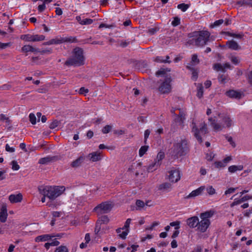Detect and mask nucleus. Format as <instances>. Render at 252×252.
<instances>
[{
    "label": "nucleus",
    "mask_w": 252,
    "mask_h": 252,
    "mask_svg": "<svg viewBox=\"0 0 252 252\" xmlns=\"http://www.w3.org/2000/svg\"><path fill=\"white\" fill-rule=\"evenodd\" d=\"M113 204L110 202H104L96 206L94 210L98 214H102L109 212L113 208Z\"/></svg>",
    "instance_id": "nucleus-11"
},
{
    "label": "nucleus",
    "mask_w": 252,
    "mask_h": 252,
    "mask_svg": "<svg viewBox=\"0 0 252 252\" xmlns=\"http://www.w3.org/2000/svg\"><path fill=\"white\" fill-rule=\"evenodd\" d=\"M103 158L102 152L100 151L93 152L89 154L87 158L91 162L100 161Z\"/></svg>",
    "instance_id": "nucleus-13"
},
{
    "label": "nucleus",
    "mask_w": 252,
    "mask_h": 252,
    "mask_svg": "<svg viewBox=\"0 0 252 252\" xmlns=\"http://www.w3.org/2000/svg\"><path fill=\"white\" fill-rule=\"evenodd\" d=\"M251 199H252V196H251L249 195H246L240 199H235L234 202L231 204L230 206L231 207H232L234 206L235 205L240 204L242 202H243L245 201H247L248 200Z\"/></svg>",
    "instance_id": "nucleus-21"
},
{
    "label": "nucleus",
    "mask_w": 252,
    "mask_h": 252,
    "mask_svg": "<svg viewBox=\"0 0 252 252\" xmlns=\"http://www.w3.org/2000/svg\"><path fill=\"white\" fill-rule=\"evenodd\" d=\"M93 22V20L91 19L86 18L83 19L82 25H87L91 24Z\"/></svg>",
    "instance_id": "nucleus-49"
},
{
    "label": "nucleus",
    "mask_w": 252,
    "mask_h": 252,
    "mask_svg": "<svg viewBox=\"0 0 252 252\" xmlns=\"http://www.w3.org/2000/svg\"><path fill=\"white\" fill-rule=\"evenodd\" d=\"M181 177V173L178 168H172L168 171L167 179L171 183L178 182Z\"/></svg>",
    "instance_id": "nucleus-9"
},
{
    "label": "nucleus",
    "mask_w": 252,
    "mask_h": 252,
    "mask_svg": "<svg viewBox=\"0 0 252 252\" xmlns=\"http://www.w3.org/2000/svg\"><path fill=\"white\" fill-rule=\"evenodd\" d=\"M210 33L207 31H201L197 33L196 37L190 40L192 43L198 47L205 45L208 41Z\"/></svg>",
    "instance_id": "nucleus-7"
},
{
    "label": "nucleus",
    "mask_w": 252,
    "mask_h": 252,
    "mask_svg": "<svg viewBox=\"0 0 252 252\" xmlns=\"http://www.w3.org/2000/svg\"><path fill=\"white\" fill-rule=\"evenodd\" d=\"M29 119L32 125H35L36 123V117L33 113H31L29 115Z\"/></svg>",
    "instance_id": "nucleus-44"
},
{
    "label": "nucleus",
    "mask_w": 252,
    "mask_h": 252,
    "mask_svg": "<svg viewBox=\"0 0 252 252\" xmlns=\"http://www.w3.org/2000/svg\"><path fill=\"white\" fill-rule=\"evenodd\" d=\"M138 248V245H132L131 247L127 248V250H129L130 248L132 249L131 252H136L137 250V248Z\"/></svg>",
    "instance_id": "nucleus-54"
},
{
    "label": "nucleus",
    "mask_w": 252,
    "mask_h": 252,
    "mask_svg": "<svg viewBox=\"0 0 252 252\" xmlns=\"http://www.w3.org/2000/svg\"><path fill=\"white\" fill-rule=\"evenodd\" d=\"M215 212L213 210L207 211L200 213L197 230L200 232H205L209 228L211 221L210 219L214 216Z\"/></svg>",
    "instance_id": "nucleus-4"
},
{
    "label": "nucleus",
    "mask_w": 252,
    "mask_h": 252,
    "mask_svg": "<svg viewBox=\"0 0 252 252\" xmlns=\"http://www.w3.org/2000/svg\"><path fill=\"white\" fill-rule=\"evenodd\" d=\"M63 41V39L55 38L45 43V45L58 44Z\"/></svg>",
    "instance_id": "nucleus-31"
},
{
    "label": "nucleus",
    "mask_w": 252,
    "mask_h": 252,
    "mask_svg": "<svg viewBox=\"0 0 252 252\" xmlns=\"http://www.w3.org/2000/svg\"><path fill=\"white\" fill-rule=\"evenodd\" d=\"M150 134V131L149 129H147L144 132V139L145 142L147 140L149 135Z\"/></svg>",
    "instance_id": "nucleus-59"
},
{
    "label": "nucleus",
    "mask_w": 252,
    "mask_h": 252,
    "mask_svg": "<svg viewBox=\"0 0 252 252\" xmlns=\"http://www.w3.org/2000/svg\"><path fill=\"white\" fill-rule=\"evenodd\" d=\"M227 141L229 142L230 144L233 148L236 147V144L235 142L233 141V139L231 137H229L227 138Z\"/></svg>",
    "instance_id": "nucleus-57"
},
{
    "label": "nucleus",
    "mask_w": 252,
    "mask_h": 252,
    "mask_svg": "<svg viewBox=\"0 0 252 252\" xmlns=\"http://www.w3.org/2000/svg\"><path fill=\"white\" fill-rule=\"evenodd\" d=\"M227 47L233 50H240L241 49V47L240 46L237 42H236L234 40H230L227 42L226 43Z\"/></svg>",
    "instance_id": "nucleus-19"
},
{
    "label": "nucleus",
    "mask_w": 252,
    "mask_h": 252,
    "mask_svg": "<svg viewBox=\"0 0 252 252\" xmlns=\"http://www.w3.org/2000/svg\"><path fill=\"white\" fill-rule=\"evenodd\" d=\"M188 150L187 142L185 140H180L173 145L170 154L175 158H178L186 154Z\"/></svg>",
    "instance_id": "nucleus-6"
},
{
    "label": "nucleus",
    "mask_w": 252,
    "mask_h": 252,
    "mask_svg": "<svg viewBox=\"0 0 252 252\" xmlns=\"http://www.w3.org/2000/svg\"><path fill=\"white\" fill-rule=\"evenodd\" d=\"M2 122L5 124V126H9L10 125V120L8 117L5 115H1V123Z\"/></svg>",
    "instance_id": "nucleus-32"
},
{
    "label": "nucleus",
    "mask_w": 252,
    "mask_h": 252,
    "mask_svg": "<svg viewBox=\"0 0 252 252\" xmlns=\"http://www.w3.org/2000/svg\"><path fill=\"white\" fill-rule=\"evenodd\" d=\"M172 188V186L169 183H164L159 186L158 189L162 191H168Z\"/></svg>",
    "instance_id": "nucleus-25"
},
{
    "label": "nucleus",
    "mask_w": 252,
    "mask_h": 252,
    "mask_svg": "<svg viewBox=\"0 0 252 252\" xmlns=\"http://www.w3.org/2000/svg\"><path fill=\"white\" fill-rule=\"evenodd\" d=\"M153 205V203L150 200H147L144 202L142 200H138L136 202V209L138 210H144L146 207H151Z\"/></svg>",
    "instance_id": "nucleus-14"
},
{
    "label": "nucleus",
    "mask_w": 252,
    "mask_h": 252,
    "mask_svg": "<svg viewBox=\"0 0 252 252\" xmlns=\"http://www.w3.org/2000/svg\"><path fill=\"white\" fill-rule=\"evenodd\" d=\"M198 220L199 218L196 216H194L188 219L187 220V223L188 225L190 228H197Z\"/></svg>",
    "instance_id": "nucleus-17"
},
{
    "label": "nucleus",
    "mask_w": 252,
    "mask_h": 252,
    "mask_svg": "<svg viewBox=\"0 0 252 252\" xmlns=\"http://www.w3.org/2000/svg\"><path fill=\"white\" fill-rule=\"evenodd\" d=\"M170 70L160 69L156 72V75L158 77H163L166 78L167 76H171L169 74Z\"/></svg>",
    "instance_id": "nucleus-23"
},
{
    "label": "nucleus",
    "mask_w": 252,
    "mask_h": 252,
    "mask_svg": "<svg viewBox=\"0 0 252 252\" xmlns=\"http://www.w3.org/2000/svg\"><path fill=\"white\" fill-rule=\"evenodd\" d=\"M21 38L27 41L33 42L32 35H23L21 36Z\"/></svg>",
    "instance_id": "nucleus-41"
},
{
    "label": "nucleus",
    "mask_w": 252,
    "mask_h": 252,
    "mask_svg": "<svg viewBox=\"0 0 252 252\" xmlns=\"http://www.w3.org/2000/svg\"><path fill=\"white\" fill-rule=\"evenodd\" d=\"M55 252H68V249L66 246H61L56 249Z\"/></svg>",
    "instance_id": "nucleus-39"
},
{
    "label": "nucleus",
    "mask_w": 252,
    "mask_h": 252,
    "mask_svg": "<svg viewBox=\"0 0 252 252\" xmlns=\"http://www.w3.org/2000/svg\"><path fill=\"white\" fill-rule=\"evenodd\" d=\"M59 242L58 241H54L51 243H47L45 244V247L48 249L50 246H57L59 244Z\"/></svg>",
    "instance_id": "nucleus-47"
},
{
    "label": "nucleus",
    "mask_w": 252,
    "mask_h": 252,
    "mask_svg": "<svg viewBox=\"0 0 252 252\" xmlns=\"http://www.w3.org/2000/svg\"><path fill=\"white\" fill-rule=\"evenodd\" d=\"M199 172L201 175L204 176L207 174V170L205 168L201 167L200 169Z\"/></svg>",
    "instance_id": "nucleus-62"
},
{
    "label": "nucleus",
    "mask_w": 252,
    "mask_h": 252,
    "mask_svg": "<svg viewBox=\"0 0 252 252\" xmlns=\"http://www.w3.org/2000/svg\"><path fill=\"white\" fill-rule=\"evenodd\" d=\"M46 6L45 4L44 3L42 4L39 5L38 6V10L39 12H42L45 9Z\"/></svg>",
    "instance_id": "nucleus-61"
},
{
    "label": "nucleus",
    "mask_w": 252,
    "mask_h": 252,
    "mask_svg": "<svg viewBox=\"0 0 252 252\" xmlns=\"http://www.w3.org/2000/svg\"><path fill=\"white\" fill-rule=\"evenodd\" d=\"M229 58L231 62L235 65L238 64L241 61L240 58L237 56H230Z\"/></svg>",
    "instance_id": "nucleus-35"
},
{
    "label": "nucleus",
    "mask_w": 252,
    "mask_h": 252,
    "mask_svg": "<svg viewBox=\"0 0 252 252\" xmlns=\"http://www.w3.org/2000/svg\"><path fill=\"white\" fill-rule=\"evenodd\" d=\"M85 240L86 241V243L87 244L89 243V242L90 241L91 237H90V234L89 233H87L85 235Z\"/></svg>",
    "instance_id": "nucleus-63"
},
{
    "label": "nucleus",
    "mask_w": 252,
    "mask_h": 252,
    "mask_svg": "<svg viewBox=\"0 0 252 252\" xmlns=\"http://www.w3.org/2000/svg\"><path fill=\"white\" fill-rule=\"evenodd\" d=\"M7 207L6 204H3L1 206V222H4L7 220L8 217Z\"/></svg>",
    "instance_id": "nucleus-18"
},
{
    "label": "nucleus",
    "mask_w": 252,
    "mask_h": 252,
    "mask_svg": "<svg viewBox=\"0 0 252 252\" xmlns=\"http://www.w3.org/2000/svg\"><path fill=\"white\" fill-rule=\"evenodd\" d=\"M180 19L178 17H175L172 22V25L173 26H177L180 24Z\"/></svg>",
    "instance_id": "nucleus-51"
},
{
    "label": "nucleus",
    "mask_w": 252,
    "mask_h": 252,
    "mask_svg": "<svg viewBox=\"0 0 252 252\" xmlns=\"http://www.w3.org/2000/svg\"><path fill=\"white\" fill-rule=\"evenodd\" d=\"M205 189L209 196H212L217 193L215 189L211 185H208Z\"/></svg>",
    "instance_id": "nucleus-26"
},
{
    "label": "nucleus",
    "mask_w": 252,
    "mask_h": 252,
    "mask_svg": "<svg viewBox=\"0 0 252 252\" xmlns=\"http://www.w3.org/2000/svg\"><path fill=\"white\" fill-rule=\"evenodd\" d=\"M215 167L218 169H221L225 167L226 165L225 164L223 160L221 161H215L214 163Z\"/></svg>",
    "instance_id": "nucleus-34"
},
{
    "label": "nucleus",
    "mask_w": 252,
    "mask_h": 252,
    "mask_svg": "<svg viewBox=\"0 0 252 252\" xmlns=\"http://www.w3.org/2000/svg\"><path fill=\"white\" fill-rule=\"evenodd\" d=\"M170 226H174L175 229H178L180 227V222L176 221L170 223Z\"/></svg>",
    "instance_id": "nucleus-50"
},
{
    "label": "nucleus",
    "mask_w": 252,
    "mask_h": 252,
    "mask_svg": "<svg viewBox=\"0 0 252 252\" xmlns=\"http://www.w3.org/2000/svg\"><path fill=\"white\" fill-rule=\"evenodd\" d=\"M89 92V90L88 89H86L84 87H82L80 89L79 93L80 94H83L86 95Z\"/></svg>",
    "instance_id": "nucleus-53"
},
{
    "label": "nucleus",
    "mask_w": 252,
    "mask_h": 252,
    "mask_svg": "<svg viewBox=\"0 0 252 252\" xmlns=\"http://www.w3.org/2000/svg\"><path fill=\"white\" fill-rule=\"evenodd\" d=\"M235 190H236L235 188H229L225 191L224 194L225 195H227L228 194L232 193L235 191Z\"/></svg>",
    "instance_id": "nucleus-56"
},
{
    "label": "nucleus",
    "mask_w": 252,
    "mask_h": 252,
    "mask_svg": "<svg viewBox=\"0 0 252 252\" xmlns=\"http://www.w3.org/2000/svg\"><path fill=\"white\" fill-rule=\"evenodd\" d=\"M155 61L157 62H159V63H167V62H169L168 61H166V60H164L163 59H162L161 57H158L156 58Z\"/></svg>",
    "instance_id": "nucleus-60"
},
{
    "label": "nucleus",
    "mask_w": 252,
    "mask_h": 252,
    "mask_svg": "<svg viewBox=\"0 0 252 252\" xmlns=\"http://www.w3.org/2000/svg\"><path fill=\"white\" fill-rule=\"evenodd\" d=\"M244 169L243 165H232L228 167V171L229 173L232 174L237 172V171H242Z\"/></svg>",
    "instance_id": "nucleus-20"
},
{
    "label": "nucleus",
    "mask_w": 252,
    "mask_h": 252,
    "mask_svg": "<svg viewBox=\"0 0 252 252\" xmlns=\"http://www.w3.org/2000/svg\"><path fill=\"white\" fill-rule=\"evenodd\" d=\"M21 50H22V52L23 53H27L28 52H35V51H37V49H34L33 47H32V46H31L29 45H27L24 46L22 47Z\"/></svg>",
    "instance_id": "nucleus-29"
},
{
    "label": "nucleus",
    "mask_w": 252,
    "mask_h": 252,
    "mask_svg": "<svg viewBox=\"0 0 252 252\" xmlns=\"http://www.w3.org/2000/svg\"><path fill=\"white\" fill-rule=\"evenodd\" d=\"M149 148V146H142L139 151V155L140 157H142L144 154H146L147 151H148Z\"/></svg>",
    "instance_id": "nucleus-36"
},
{
    "label": "nucleus",
    "mask_w": 252,
    "mask_h": 252,
    "mask_svg": "<svg viewBox=\"0 0 252 252\" xmlns=\"http://www.w3.org/2000/svg\"><path fill=\"white\" fill-rule=\"evenodd\" d=\"M191 131L197 140L200 143L202 142V137L207 131V125L204 121H194L191 125Z\"/></svg>",
    "instance_id": "nucleus-3"
},
{
    "label": "nucleus",
    "mask_w": 252,
    "mask_h": 252,
    "mask_svg": "<svg viewBox=\"0 0 252 252\" xmlns=\"http://www.w3.org/2000/svg\"><path fill=\"white\" fill-rule=\"evenodd\" d=\"M232 159V157L231 156H229L226 157L225 158H224L223 159V162H224L225 164L226 165L227 164L230 162Z\"/></svg>",
    "instance_id": "nucleus-55"
},
{
    "label": "nucleus",
    "mask_w": 252,
    "mask_h": 252,
    "mask_svg": "<svg viewBox=\"0 0 252 252\" xmlns=\"http://www.w3.org/2000/svg\"><path fill=\"white\" fill-rule=\"evenodd\" d=\"M214 69L217 71H223L224 70V67L222 64L217 63L214 65Z\"/></svg>",
    "instance_id": "nucleus-43"
},
{
    "label": "nucleus",
    "mask_w": 252,
    "mask_h": 252,
    "mask_svg": "<svg viewBox=\"0 0 252 252\" xmlns=\"http://www.w3.org/2000/svg\"><path fill=\"white\" fill-rule=\"evenodd\" d=\"M33 42L43 41L45 39V37L43 35H32Z\"/></svg>",
    "instance_id": "nucleus-37"
},
{
    "label": "nucleus",
    "mask_w": 252,
    "mask_h": 252,
    "mask_svg": "<svg viewBox=\"0 0 252 252\" xmlns=\"http://www.w3.org/2000/svg\"><path fill=\"white\" fill-rule=\"evenodd\" d=\"M189 5L188 4H185V3L180 4L178 5V8L179 9H180L184 12L186 11L189 8Z\"/></svg>",
    "instance_id": "nucleus-46"
},
{
    "label": "nucleus",
    "mask_w": 252,
    "mask_h": 252,
    "mask_svg": "<svg viewBox=\"0 0 252 252\" xmlns=\"http://www.w3.org/2000/svg\"><path fill=\"white\" fill-rule=\"evenodd\" d=\"M209 120L211 122V125L214 130L216 132L220 131L223 128L230 127L234 124L232 120L227 115H219V118L216 119L211 118Z\"/></svg>",
    "instance_id": "nucleus-1"
},
{
    "label": "nucleus",
    "mask_w": 252,
    "mask_h": 252,
    "mask_svg": "<svg viewBox=\"0 0 252 252\" xmlns=\"http://www.w3.org/2000/svg\"><path fill=\"white\" fill-rule=\"evenodd\" d=\"M216 155L213 152L207 153L206 158L208 161H212L215 157Z\"/></svg>",
    "instance_id": "nucleus-42"
},
{
    "label": "nucleus",
    "mask_w": 252,
    "mask_h": 252,
    "mask_svg": "<svg viewBox=\"0 0 252 252\" xmlns=\"http://www.w3.org/2000/svg\"><path fill=\"white\" fill-rule=\"evenodd\" d=\"M52 237H53L52 236H50L49 235H41L36 237L35 239V241L36 242H45L49 240H50Z\"/></svg>",
    "instance_id": "nucleus-24"
},
{
    "label": "nucleus",
    "mask_w": 252,
    "mask_h": 252,
    "mask_svg": "<svg viewBox=\"0 0 252 252\" xmlns=\"http://www.w3.org/2000/svg\"><path fill=\"white\" fill-rule=\"evenodd\" d=\"M65 190L63 186H42L38 188L39 193L46 196L50 199H55L56 198L61 195Z\"/></svg>",
    "instance_id": "nucleus-2"
},
{
    "label": "nucleus",
    "mask_w": 252,
    "mask_h": 252,
    "mask_svg": "<svg viewBox=\"0 0 252 252\" xmlns=\"http://www.w3.org/2000/svg\"><path fill=\"white\" fill-rule=\"evenodd\" d=\"M39 52L41 54H49L50 53H51L52 52V50L51 49H46V50H42L41 51H39Z\"/></svg>",
    "instance_id": "nucleus-58"
},
{
    "label": "nucleus",
    "mask_w": 252,
    "mask_h": 252,
    "mask_svg": "<svg viewBox=\"0 0 252 252\" xmlns=\"http://www.w3.org/2000/svg\"><path fill=\"white\" fill-rule=\"evenodd\" d=\"M172 78L171 76H167L166 78L161 80L158 86V91L161 94H168L171 91Z\"/></svg>",
    "instance_id": "nucleus-8"
},
{
    "label": "nucleus",
    "mask_w": 252,
    "mask_h": 252,
    "mask_svg": "<svg viewBox=\"0 0 252 252\" xmlns=\"http://www.w3.org/2000/svg\"><path fill=\"white\" fill-rule=\"evenodd\" d=\"M85 159V156L82 155L71 162V165L73 167L79 166Z\"/></svg>",
    "instance_id": "nucleus-22"
},
{
    "label": "nucleus",
    "mask_w": 252,
    "mask_h": 252,
    "mask_svg": "<svg viewBox=\"0 0 252 252\" xmlns=\"http://www.w3.org/2000/svg\"><path fill=\"white\" fill-rule=\"evenodd\" d=\"M131 220L127 219L125 222L124 226L122 228H119L116 230L118 236L122 239H125L129 232V225Z\"/></svg>",
    "instance_id": "nucleus-10"
},
{
    "label": "nucleus",
    "mask_w": 252,
    "mask_h": 252,
    "mask_svg": "<svg viewBox=\"0 0 252 252\" xmlns=\"http://www.w3.org/2000/svg\"><path fill=\"white\" fill-rule=\"evenodd\" d=\"M159 165L155 161L154 162L150 164L147 167V170L148 172H151L155 170Z\"/></svg>",
    "instance_id": "nucleus-33"
},
{
    "label": "nucleus",
    "mask_w": 252,
    "mask_h": 252,
    "mask_svg": "<svg viewBox=\"0 0 252 252\" xmlns=\"http://www.w3.org/2000/svg\"><path fill=\"white\" fill-rule=\"evenodd\" d=\"M164 153L162 151H160L158 153L155 161L160 165L161 164V161L164 158Z\"/></svg>",
    "instance_id": "nucleus-27"
},
{
    "label": "nucleus",
    "mask_w": 252,
    "mask_h": 252,
    "mask_svg": "<svg viewBox=\"0 0 252 252\" xmlns=\"http://www.w3.org/2000/svg\"><path fill=\"white\" fill-rule=\"evenodd\" d=\"M205 189V186H201L190 192L188 195L186 196V198L187 199H194L197 196L201 195Z\"/></svg>",
    "instance_id": "nucleus-12"
},
{
    "label": "nucleus",
    "mask_w": 252,
    "mask_h": 252,
    "mask_svg": "<svg viewBox=\"0 0 252 252\" xmlns=\"http://www.w3.org/2000/svg\"><path fill=\"white\" fill-rule=\"evenodd\" d=\"M5 150L9 153H13L15 151L14 147H11L8 144H6L5 146Z\"/></svg>",
    "instance_id": "nucleus-52"
},
{
    "label": "nucleus",
    "mask_w": 252,
    "mask_h": 252,
    "mask_svg": "<svg viewBox=\"0 0 252 252\" xmlns=\"http://www.w3.org/2000/svg\"><path fill=\"white\" fill-rule=\"evenodd\" d=\"M48 161V159L47 158H42L39 160L40 164H45Z\"/></svg>",
    "instance_id": "nucleus-64"
},
{
    "label": "nucleus",
    "mask_w": 252,
    "mask_h": 252,
    "mask_svg": "<svg viewBox=\"0 0 252 252\" xmlns=\"http://www.w3.org/2000/svg\"><path fill=\"white\" fill-rule=\"evenodd\" d=\"M228 80V77L225 75H222L219 78V82L221 84H225Z\"/></svg>",
    "instance_id": "nucleus-48"
},
{
    "label": "nucleus",
    "mask_w": 252,
    "mask_h": 252,
    "mask_svg": "<svg viewBox=\"0 0 252 252\" xmlns=\"http://www.w3.org/2000/svg\"><path fill=\"white\" fill-rule=\"evenodd\" d=\"M112 128V126L106 125L102 129V132L104 134L108 133L111 130Z\"/></svg>",
    "instance_id": "nucleus-40"
},
{
    "label": "nucleus",
    "mask_w": 252,
    "mask_h": 252,
    "mask_svg": "<svg viewBox=\"0 0 252 252\" xmlns=\"http://www.w3.org/2000/svg\"><path fill=\"white\" fill-rule=\"evenodd\" d=\"M197 94L196 95L199 98H201L203 96V89L201 84H198L197 85Z\"/></svg>",
    "instance_id": "nucleus-30"
},
{
    "label": "nucleus",
    "mask_w": 252,
    "mask_h": 252,
    "mask_svg": "<svg viewBox=\"0 0 252 252\" xmlns=\"http://www.w3.org/2000/svg\"><path fill=\"white\" fill-rule=\"evenodd\" d=\"M10 164L11 165L12 169L14 171H17L20 169V166L18 164V162L15 160L12 161Z\"/></svg>",
    "instance_id": "nucleus-38"
},
{
    "label": "nucleus",
    "mask_w": 252,
    "mask_h": 252,
    "mask_svg": "<svg viewBox=\"0 0 252 252\" xmlns=\"http://www.w3.org/2000/svg\"><path fill=\"white\" fill-rule=\"evenodd\" d=\"M23 199V195L21 193L17 194H12L8 197V200L11 203H18L22 201Z\"/></svg>",
    "instance_id": "nucleus-16"
},
{
    "label": "nucleus",
    "mask_w": 252,
    "mask_h": 252,
    "mask_svg": "<svg viewBox=\"0 0 252 252\" xmlns=\"http://www.w3.org/2000/svg\"><path fill=\"white\" fill-rule=\"evenodd\" d=\"M224 22V21L223 20H219L216 21H215L214 23L210 25L211 28H215L218 26H219L221 24H222Z\"/></svg>",
    "instance_id": "nucleus-45"
},
{
    "label": "nucleus",
    "mask_w": 252,
    "mask_h": 252,
    "mask_svg": "<svg viewBox=\"0 0 252 252\" xmlns=\"http://www.w3.org/2000/svg\"><path fill=\"white\" fill-rule=\"evenodd\" d=\"M85 58L83 51L80 48H76L72 52L71 57L66 61V65L80 66L84 64Z\"/></svg>",
    "instance_id": "nucleus-5"
},
{
    "label": "nucleus",
    "mask_w": 252,
    "mask_h": 252,
    "mask_svg": "<svg viewBox=\"0 0 252 252\" xmlns=\"http://www.w3.org/2000/svg\"><path fill=\"white\" fill-rule=\"evenodd\" d=\"M199 59L197 58V56L196 55H193L191 57V60L189 65H188L187 67L189 68H191V66L197 64L199 63Z\"/></svg>",
    "instance_id": "nucleus-28"
},
{
    "label": "nucleus",
    "mask_w": 252,
    "mask_h": 252,
    "mask_svg": "<svg viewBox=\"0 0 252 252\" xmlns=\"http://www.w3.org/2000/svg\"><path fill=\"white\" fill-rule=\"evenodd\" d=\"M225 95L231 98L240 99L243 96L244 94L238 91L230 90L225 92Z\"/></svg>",
    "instance_id": "nucleus-15"
}]
</instances>
